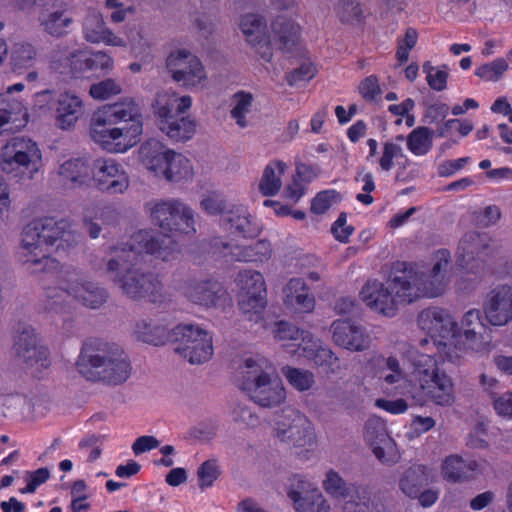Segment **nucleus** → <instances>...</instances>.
Listing matches in <instances>:
<instances>
[{"mask_svg": "<svg viewBox=\"0 0 512 512\" xmlns=\"http://www.w3.org/2000/svg\"><path fill=\"white\" fill-rule=\"evenodd\" d=\"M114 258L108 261L109 272L121 270L115 281L123 294L133 300H149L156 303L164 298V287L159 276L137 267L144 254L154 255L162 261L175 260L178 245L169 237L155 238L149 230L134 232L129 240L113 248Z\"/></svg>", "mask_w": 512, "mask_h": 512, "instance_id": "1", "label": "nucleus"}, {"mask_svg": "<svg viewBox=\"0 0 512 512\" xmlns=\"http://www.w3.org/2000/svg\"><path fill=\"white\" fill-rule=\"evenodd\" d=\"M80 239V234L73 231L70 222L65 219H34L22 231L21 246L25 262L43 265L39 271L58 279L54 274L58 270L59 262L50 257V248L56 245V250H67L77 245Z\"/></svg>", "mask_w": 512, "mask_h": 512, "instance_id": "2", "label": "nucleus"}, {"mask_svg": "<svg viewBox=\"0 0 512 512\" xmlns=\"http://www.w3.org/2000/svg\"><path fill=\"white\" fill-rule=\"evenodd\" d=\"M98 145L103 149L125 152L142 134L143 123L140 106L133 98L98 106Z\"/></svg>", "mask_w": 512, "mask_h": 512, "instance_id": "3", "label": "nucleus"}, {"mask_svg": "<svg viewBox=\"0 0 512 512\" xmlns=\"http://www.w3.org/2000/svg\"><path fill=\"white\" fill-rule=\"evenodd\" d=\"M241 373L240 388L257 405L273 408L285 400L284 386L269 360L264 357L248 358Z\"/></svg>", "mask_w": 512, "mask_h": 512, "instance_id": "4", "label": "nucleus"}, {"mask_svg": "<svg viewBox=\"0 0 512 512\" xmlns=\"http://www.w3.org/2000/svg\"><path fill=\"white\" fill-rule=\"evenodd\" d=\"M45 309L51 313H68L71 301L76 300L83 306L96 308V286L93 282H84L76 270L67 271L58 287L45 288Z\"/></svg>", "mask_w": 512, "mask_h": 512, "instance_id": "5", "label": "nucleus"}, {"mask_svg": "<svg viewBox=\"0 0 512 512\" xmlns=\"http://www.w3.org/2000/svg\"><path fill=\"white\" fill-rule=\"evenodd\" d=\"M418 327L425 331L433 340L435 347L443 360L458 358L454 337L458 333V324L453 316L440 307H429L422 310L417 316Z\"/></svg>", "mask_w": 512, "mask_h": 512, "instance_id": "6", "label": "nucleus"}, {"mask_svg": "<svg viewBox=\"0 0 512 512\" xmlns=\"http://www.w3.org/2000/svg\"><path fill=\"white\" fill-rule=\"evenodd\" d=\"M174 352L192 365L209 361L213 355L210 333L198 324L180 323L170 329V341Z\"/></svg>", "mask_w": 512, "mask_h": 512, "instance_id": "7", "label": "nucleus"}, {"mask_svg": "<svg viewBox=\"0 0 512 512\" xmlns=\"http://www.w3.org/2000/svg\"><path fill=\"white\" fill-rule=\"evenodd\" d=\"M97 363L98 383L108 387L124 385L133 373L128 353L116 342L98 341Z\"/></svg>", "mask_w": 512, "mask_h": 512, "instance_id": "8", "label": "nucleus"}, {"mask_svg": "<svg viewBox=\"0 0 512 512\" xmlns=\"http://www.w3.org/2000/svg\"><path fill=\"white\" fill-rule=\"evenodd\" d=\"M397 293L407 303H412L420 297H438L447 289L450 280L443 275L431 271L416 272L412 269H404L394 280Z\"/></svg>", "mask_w": 512, "mask_h": 512, "instance_id": "9", "label": "nucleus"}, {"mask_svg": "<svg viewBox=\"0 0 512 512\" xmlns=\"http://www.w3.org/2000/svg\"><path fill=\"white\" fill-rule=\"evenodd\" d=\"M41 153L36 142L14 138L2 153L1 169L4 173L20 179H32L38 171Z\"/></svg>", "mask_w": 512, "mask_h": 512, "instance_id": "10", "label": "nucleus"}, {"mask_svg": "<svg viewBox=\"0 0 512 512\" xmlns=\"http://www.w3.org/2000/svg\"><path fill=\"white\" fill-rule=\"evenodd\" d=\"M274 437L290 448H312L316 444L314 425L297 410L286 412L276 423Z\"/></svg>", "mask_w": 512, "mask_h": 512, "instance_id": "11", "label": "nucleus"}, {"mask_svg": "<svg viewBox=\"0 0 512 512\" xmlns=\"http://www.w3.org/2000/svg\"><path fill=\"white\" fill-rule=\"evenodd\" d=\"M239 288L238 305L244 314H250V320L257 321L266 306V283L263 275L256 270L245 269L235 279Z\"/></svg>", "mask_w": 512, "mask_h": 512, "instance_id": "12", "label": "nucleus"}, {"mask_svg": "<svg viewBox=\"0 0 512 512\" xmlns=\"http://www.w3.org/2000/svg\"><path fill=\"white\" fill-rule=\"evenodd\" d=\"M399 274L391 276L388 285L385 286L377 280L368 281L362 288L360 296L363 302L373 311L384 316L392 317L396 314L399 304H408L397 293L394 280Z\"/></svg>", "mask_w": 512, "mask_h": 512, "instance_id": "13", "label": "nucleus"}, {"mask_svg": "<svg viewBox=\"0 0 512 512\" xmlns=\"http://www.w3.org/2000/svg\"><path fill=\"white\" fill-rule=\"evenodd\" d=\"M166 66L174 81L187 88L203 87L207 74L201 61L191 52L180 49L169 54Z\"/></svg>", "mask_w": 512, "mask_h": 512, "instance_id": "14", "label": "nucleus"}, {"mask_svg": "<svg viewBox=\"0 0 512 512\" xmlns=\"http://www.w3.org/2000/svg\"><path fill=\"white\" fill-rule=\"evenodd\" d=\"M13 350L16 357L27 367H36L38 370H42L51 364L48 348L38 345L37 335L29 325H23L14 337Z\"/></svg>", "mask_w": 512, "mask_h": 512, "instance_id": "15", "label": "nucleus"}, {"mask_svg": "<svg viewBox=\"0 0 512 512\" xmlns=\"http://www.w3.org/2000/svg\"><path fill=\"white\" fill-rule=\"evenodd\" d=\"M330 331L333 342L351 352H363L371 346V337L366 329L350 320H335Z\"/></svg>", "mask_w": 512, "mask_h": 512, "instance_id": "16", "label": "nucleus"}, {"mask_svg": "<svg viewBox=\"0 0 512 512\" xmlns=\"http://www.w3.org/2000/svg\"><path fill=\"white\" fill-rule=\"evenodd\" d=\"M297 512H329L330 505L313 483L298 479L287 493Z\"/></svg>", "mask_w": 512, "mask_h": 512, "instance_id": "17", "label": "nucleus"}, {"mask_svg": "<svg viewBox=\"0 0 512 512\" xmlns=\"http://www.w3.org/2000/svg\"><path fill=\"white\" fill-rule=\"evenodd\" d=\"M487 321L494 326H504L512 320V286L499 285L492 289L484 302Z\"/></svg>", "mask_w": 512, "mask_h": 512, "instance_id": "18", "label": "nucleus"}, {"mask_svg": "<svg viewBox=\"0 0 512 512\" xmlns=\"http://www.w3.org/2000/svg\"><path fill=\"white\" fill-rule=\"evenodd\" d=\"M187 296L193 303L207 308H224L232 304L227 289L220 282L212 279L200 280L191 284Z\"/></svg>", "mask_w": 512, "mask_h": 512, "instance_id": "19", "label": "nucleus"}, {"mask_svg": "<svg viewBox=\"0 0 512 512\" xmlns=\"http://www.w3.org/2000/svg\"><path fill=\"white\" fill-rule=\"evenodd\" d=\"M192 106L189 95L180 96L173 89H165L156 93L152 103L156 125L172 120L188 111Z\"/></svg>", "mask_w": 512, "mask_h": 512, "instance_id": "20", "label": "nucleus"}, {"mask_svg": "<svg viewBox=\"0 0 512 512\" xmlns=\"http://www.w3.org/2000/svg\"><path fill=\"white\" fill-rule=\"evenodd\" d=\"M179 200V198H154L144 203L143 210L151 224L164 233V235L155 236V238L169 237L174 241L170 235H167V230L170 227L174 212H179L177 207ZM152 236L154 237V235Z\"/></svg>", "mask_w": 512, "mask_h": 512, "instance_id": "21", "label": "nucleus"}, {"mask_svg": "<svg viewBox=\"0 0 512 512\" xmlns=\"http://www.w3.org/2000/svg\"><path fill=\"white\" fill-rule=\"evenodd\" d=\"M83 101L70 92L61 93L55 103V124L61 130L75 126L83 114Z\"/></svg>", "mask_w": 512, "mask_h": 512, "instance_id": "22", "label": "nucleus"}, {"mask_svg": "<svg viewBox=\"0 0 512 512\" xmlns=\"http://www.w3.org/2000/svg\"><path fill=\"white\" fill-rule=\"evenodd\" d=\"M479 470L476 460L464 459L460 455L447 456L441 464L443 479L451 483H461L473 479Z\"/></svg>", "mask_w": 512, "mask_h": 512, "instance_id": "23", "label": "nucleus"}, {"mask_svg": "<svg viewBox=\"0 0 512 512\" xmlns=\"http://www.w3.org/2000/svg\"><path fill=\"white\" fill-rule=\"evenodd\" d=\"M432 482V470L425 465L414 464L400 474L398 488L404 496L411 499L420 489L429 486Z\"/></svg>", "mask_w": 512, "mask_h": 512, "instance_id": "24", "label": "nucleus"}, {"mask_svg": "<svg viewBox=\"0 0 512 512\" xmlns=\"http://www.w3.org/2000/svg\"><path fill=\"white\" fill-rule=\"evenodd\" d=\"M453 387L452 379L447 374H444L437 380L422 388V396L418 398L414 395L413 398L420 405L429 401L438 406L449 407L455 400Z\"/></svg>", "mask_w": 512, "mask_h": 512, "instance_id": "25", "label": "nucleus"}, {"mask_svg": "<svg viewBox=\"0 0 512 512\" xmlns=\"http://www.w3.org/2000/svg\"><path fill=\"white\" fill-rule=\"evenodd\" d=\"M128 185V178L121 166L115 160H105L98 170V190L117 194L123 193Z\"/></svg>", "mask_w": 512, "mask_h": 512, "instance_id": "26", "label": "nucleus"}, {"mask_svg": "<svg viewBox=\"0 0 512 512\" xmlns=\"http://www.w3.org/2000/svg\"><path fill=\"white\" fill-rule=\"evenodd\" d=\"M284 303L302 312H311L315 307V298L301 278H291L283 288Z\"/></svg>", "mask_w": 512, "mask_h": 512, "instance_id": "27", "label": "nucleus"}, {"mask_svg": "<svg viewBox=\"0 0 512 512\" xmlns=\"http://www.w3.org/2000/svg\"><path fill=\"white\" fill-rule=\"evenodd\" d=\"M59 175L73 188L88 186L94 179V169L84 158L70 159L60 166Z\"/></svg>", "mask_w": 512, "mask_h": 512, "instance_id": "28", "label": "nucleus"}, {"mask_svg": "<svg viewBox=\"0 0 512 512\" xmlns=\"http://www.w3.org/2000/svg\"><path fill=\"white\" fill-rule=\"evenodd\" d=\"M170 151L160 141L150 139L140 146L138 159L144 168L160 177Z\"/></svg>", "mask_w": 512, "mask_h": 512, "instance_id": "29", "label": "nucleus"}, {"mask_svg": "<svg viewBox=\"0 0 512 512\" xmlns=\"http://www.w3.org/2000/svg\"><path fill=\"white\" fill-rule=\"evenodd\" d=\"M132 334L137 340L154 346H162L170 341V330L164 324L152 319L136 321Z\"/></svg>", "mask_w": 512, "mask_h": 512, "instance_id": "30", "label": "nucleus"}, {"mask_svg": "<svg viewBox=\"0 0 512 512\" xmlns=\"http://www.w3.org/2000/svg\"><path fill=\"white\" fill-rule=\"evenodd\" d=\"M302 355L311 360L316 366L325 367L326 373L335 374L339 370V358L328 347H322L314 342L311 337L304 344H298Z\"/></svg>", "mask_w": 512, "mask_h": 512, "instance_id": "31", "label": "nucleus"}, {"mask_svg": "<svg viewBox=\"0 0 512 512\" xmlns=\"http://www.w3.org/2000/svg\"><path fill=\"white\" fill-rule=\"evenodd\" d=\"M157 127L172 141L185 142L195 135L197 122L191 116H184L182 114L173 117L170 121L159 123Z\"/></svg>", "mask_w": 512, "mask_h": 512, "instance_id": "32", "label": "nucleus"}, {"mask_svg": "<svg viewBox=\"0 0 512 512\" xmlns=\"http://www.w3.org/2000/svg\"><path fill=\"white\" fill-rule=\"evenodd\" d=\"M272 41L279 50L291 51L298 41L300 27L293 20L278 17L272 23Z\"/></svg>", "mask_w": 512, "mask_h": 512, "instance_id": "33", "label": "nucleus"}, {"mask_svg": "<svg viewBox=\"0 0 512 512\" xmlns=\"http://www.w3.org/2000/svg\"><path fill=\"white\" fill-rule=\"evenodd\" d=\"M462 327L464 328V336L466 345L478 352H488L489 342L478 339V328H482L481 313L477 309L467 311L462 319Z\"/></svg>", "mask_w": 512, "mask_h": 512, "instance_id": "34", "label": "nucleus"}, {"mask_svg": "<svg viewBox=\"0 0 512 512\" xmlns=\"http://www.w3.org/2000/svg\"><path fill=\"white\" fill-rule=\"evenodd\" d=\"M272 252L270 242L263 239L248 246H234L230 257L239 262H265L271 258Z\"/></svg>", "mask_w": 512, "mask_h": 512, "instance_id": "35", "label": "nucleus"}, {"mask_svg": "<svg viewBox=\"0 0 512 512\" xmlns=\"http://www.w3.org/2000/svg\"><path fill=\"white\" fill-rule=\"evenodd\" d=\"M179 212H174L170 227L167 230L169 234L194 235L196 233V218L194 210L181 199L177 204Z\"/></svg>", "mask_w": 512, "mask_h": 512, "instance_id": "36", "label": "nucleus"}, {"mask_svg": "<svg viewBox=\"0 0 512 512\" xmlns=\"http://www.w3.org/2000/svg\"><path fill=\"white\" fill-rule=\"evenodd\" d=\"M414 373L420 390L446 374L438 367L437 360L425 353L418 355L414 360Z\"/></svg>", "mask_w": 512, "mask_h": 512, "instance_id": "37", "label": "nucleus"}, {"mask_svg": "<svg viewBox=\"0 0 512 512\" xmlns=\"http://www.w3.org/2000/svg\"><path fill=\"white\" fill-rule=\"evenodd\" d=\"M166 161L160 177L170 182H179L192 176L191 163L182 154L171 150Z\"/></svg>", "mask_w": 512, "mask_h": 512, "instance_id": "38", "label": "nucleus"}, {"mask_svg": "<svg viewBox=\"0 0 512 512\" xmlns=\"http://www.w3.org/2000/svg\"><path fill=\"white\" fill-rule=\"evenodd\" d=\"M487 237L476 231L466 233L458 244V255L466 263L474 260L487 248Z\"/></svg>", "mask_w": 512, "mask_h": 512, "instance_id": "39", "label": "nucleus"}, {"mask_svg": "<svg viewBox=\"0 0 512 512\" xmlns=\"http://www.w3.org/2000/svg\"><path fill=\"white\" fill-rule=\"evenodd\" d=\"M285 169L286 164L282 161H273L265 167L259 183V190L264 196H273L279 192Z\"/></svg>", "mask_w": 512, "mask_h": 512, "instance_id": "40", "label": "nucleus"}, {"mask_svg": "<svg viewBox=\"0 0 512 512\" xmlns=\"http://www.w3.org/2000/svg\"><path fill=\"white\" fill-rule=\"evenodd\" d=\"M76 368L87 381H96V340L90 338L83 343Z\"/></svg>", "mask_w": 512, "mask_h": 512, "instance_id": "41", "label": "nucleus"}, {"mask_svg": "<svg viewBox=\"0 0 512 512\" xmlns=\"http://www.w3.org/2000/svg\"><path fill=\"white\" fill-rule=\"evenodd\" d=\"M221 221L226 229L238 233L243 237L252 236L255 233V228L250 221V215L245 209L227 211L221 216Z\"/></svg>", "mask_w": 512, "mask_h": 512, "instance_id": "42", "label": "nucleus"}, {"mask_svg": "<svg viewBox=\"0 0 512 512\" xmlns=\"http://www.w3.org/2000/svg\"><path fill=\"white\" fill-rule=\"evenodd\" d=\"M434 132L428 127L420 126L412 130L407 138V148L416 156L426 155L432 148Z\"/></svg>", "mask_w": 512, "mask_h": 512, "instance_id": "43", "label": "nucleus"}, {"mask_svg": "<svg viewBox=\"0 0 512 512\" xmlns=\"http://www.w3.org/2000/svg\"><path fill=\"white\" fill-rule=\"evenodd\" d=\"M240 28L250 45L256 46L263 41L265 22L262 17L256 14H247L242 17Z\"/></svg>", "mask_w": 512, "mask_h": 512, "instance_id": "44", "label": "nucleus"}, {"mask_svg": "<svg viewBox=\"0 0 512 512\" xmlns=\"http://www.w3.org/2000/svg\"><path fill=\"white\" fill-rule=\"evenodd\" d=\"M364 438L370 446L375 444L390 445L392 441L387 433L385 423L379 417H370L367 420Z\"/></svg>", "mask_w": 512, "mask_h": 512, "instance_id": "45", "label": "nucleus"}, {"mask_svg": "<svg viewBox=\"0 0 512 512\" xmlns=\"http://www.w3.org/2000/svg\"><path fill=\"white\" fill-rule=\"evenodd\" d=\"M282 372L289 384L298 391H307L315 384L314 374L309 370L287 366Z\"/></svg>", "mask_w": 512, "mask_h": 512, "instance_id": "46", "label": "nucleus"}, {"mask_svg": "<svg viewBox=\"0 0 512 512\" xmlns=\"http://www.w3.org/2000/svg\"><path fill=\"white\" fill-rule=\"evenodd\" d=\"M379 373L380 379L388 385L400 384L406 380L405 371L395 356H389L383 360Z\"/></svg>", "mask_w": 512, "mask_h": 512, "instance_id": "47", "label": "nucleus"}, {"mask_svg": "<svg viewBox=\"0 0 512 512\" xmlns=\"http://www.w3.org/2000/svg\"><path fill=\"white\" fill-rule=\"evenodd\" d=\"M234 107L231 110V117L235 119L237 125L241 128L247 126L246 115L250 112L253 96L243 91L237 92L233 96Z\"/></svg>", "mask_w": 512, "mask_h": 512, "instance_id": "48", "label": "nucleus"}, {"mask_svg": "<svg viewBox=\"0 0 512 512\" xmlns=\"http://www.w3.org/2000/svg\"><path fill=\"white\" fill-rule=\"evenodd\" d=\"M17 104L10 103L5 95L0 94V133H14L20 125L15 124L17 113L15 108Z\"/></svg>", "mask_w": 512, "mask_h": 512, "instance_id": "49", "label": "nucleus"}, {"mask_svg": "<svg viewBox=\"0 0 512 512\" xmlns=\"http://www.w3.org/2000/svg\"><path fill=\"white\" fill-rule=\"evenodd\" d=\"M423 72L426 74V80L429 87L435 91H443L447 87L448 67L443 65L442 68H437L432 65L430 61L423 63Z\"/></svg>", "mask_w": 512, "mask_h": 512, "instance_id": "50", "label": "nucleus"}, {"mask_svg": "<svg viewBox=\"0 0 512 512\" xmlns=\"http://www.w3.org/2000/svg\"><path fill=\"white\" fill-rule=\"evenodd\" d=\"M509 65L506 59L497 58L490 63L483 64L475 70V75L479 78L489 81H498L508 70Z\"/></svg>", "mask_w": 512, "mask_h": 512, "instance_id": "51", "label": "nucleus"}, {"mask_svg": "<svg viewBox=\"0 0 512 512\" xmlns=\"http://www.w3.org/2000/svg\"><path fill=\"white\" fill-rule=\"evenodd\" d=\"M68 61L70 72L74 78L81 77L84 72L91 70L95 64L94 54L86 50L72 53Z\"/></svg>", "mask_w": 512, "mask_h": 512, "instance_id": "52", "label": "nucleus"}, {"mask_svg": "<svg viewBox=\"0 0 512 512\" xmlns=\"http://www.w3.org/2000/svg\"><path fill=\"white\" fill-rule=\"evenodd\" d=\"M221 471L216 459L204 461L197 470L198 485L201 490L211 487L220 476Z\"/></svg>", "mask_w": 512, "mask_h": 512, "instance_id": "53", "label": "nucleus"}, {"mask_svg": "<svg viewBox=\"0 0 512 512\" xmlns=\"http://www.w3.org/2000/svg\"><path fill=\"white\" fill-rule=\"evenodd\" d=\"M338 13L343 23L351 25L361 23L364 18V10L356 0H343Z\"/></svg>", "mask_w": 512, "mask_h": 512, "instance_id": "54", "label": "nucleus"}, {"mask_svg": "<svg viewBox=\"0 0 512 512\" xmlns=\"http://www.w3.org/2000/svg\"><path fill=\"white\" fill-rule=\"evenodd\" d=\"M452 269L450 252L447 249L437 250L431 258V268L429 271L443 275L444 278L451 281Z\"/></svg>", "mask_w": 512, "mask_h": 512, "instance_id": "55", "label": "nucleus"}, {"mask_svg": "<svg viewBox=\"0 0 512 512\" xmlns=\"http://www.w3.org/2000/svg\"><path fill=\"white\" fill-rule=\"evenodd\" d=\"M72 23L70 17L64 12L56 11L51 13L44 22L45 30L52 36L60 37L67 33V28Z\"/></svg>", "mask_w": 512, "mask_h": 512, "instance_id": "56", "label": "nucleus"}, {"mask_svg": "<svg viewBox=\"0 0 512 512\" xmlns=\"http://www.w3.org/2000/svg\"><path fill=\"white\" fill-rule=\"evenodd\" d=\"M274 337L280 341H286V340H299L301 339L302 342L300 344H304L309 338V333L304 332L302 330H299L294 325L280 321L276 324V327L273 331Z\"/></svg>", "mask_w": 512, "mask_h": 512, "instance_id": "57", "label": "nucleus"}, {"mask_svg": "<svg viewBox=\"0 0 512 512\" xmlns=\"http://www.w3.org/2000/svg\"><path fill=\"white\" fill-rule=\"evenodd\" d=\"M104 10L109 12L107 17H109L113 23L123 22L127 14L133 12V8L127 6L123 0H106Z\"/></svg>", "mask_w": 512, "mask_h": 512, "instance_id": "58", "label": "nucleus"}, {"mask_svg": "<svg viewBox=\"0 0 512 512\" xmlns=\"http://www.w3.org/2000/svg\"><path fill=\"white\" fill-rule=\"evenodd\" d=\"M403 157V149L399 144L387 141L383 144L382 156L379 165L383 171H390L393 168V159Z\"/></svg>", "mask_w": 512, "mask_h": 512, "instance_id": "59", "label": "nucleus"}, {"mask_svg": "<svg viewBox=\"0 0 512 512\" xmlns=\"http://www.w3.org/2000/svg\"><path fill=\"white\" fill-rule=\"evenodd\" d=\"M233 420L247 428H255L259 424V417L244 404H237L233 409Z\"/></svg>", "mask_w": 512, "mask_h": 512, "instance_id": "60", "label": "nucleus"}, {"mask_svg": "<svg viewBox=\"0 0 512 512\" xmlns=\"http://www.w3.org/2000/svg\"><path fill=\"white\" fill-rule=\"evenodd\" d=\"M338 197L339 193L335 190H325L319 192L312 201L311 211L315 214L325 213Z\"/></svg>", "mask_w": 512, "mask_h": 512, "instance_id": "61", "label": "nucleus"}, {"mask_svg": "<svg viewBox=\"0 0 512 512\" xmlns=\"http://www.w3.org/2000/svg\"><path fill=\"white\" fill-rule=\"evenodd\" d=\"M324 488L327 493L335 497H344L348 493L345 481L334 471L327 473L326 480L324 481Z\"/></svg>", "mask_w": 512, "mask_h": 512, "instance_id": "62", "label": "nucleus"}, {"mask_svg": "<svg viewBox=\"0 0 512 512\" xmlns=\"http://www.w3.org/2000/svg\"><path fill=\"white\" fill-rule=\"evenodd\" d=\"M359 92L366 101H373L381 94L379 79L375 75H370L363 79L359 84Z\"/></svg>", "mask_w": 512, "mask_h": 512, "instance_id": "63", "label": "nucleus"}, {"mask_svg": "<svg viewBox=\"0 0 512 512\" xmlns=\"http://www.w3.org/2000/svg\"><path fill=\"white\" fill-rule=\"evenodd\" d=\"M354 512H386V507L376 496H362L355 503Z\"/></svg>", "mask_w": 512, "mask_h": 512, "instance_id": "64", "label": "nucleus"}]
</instances>
